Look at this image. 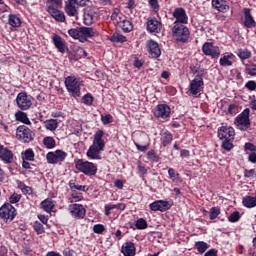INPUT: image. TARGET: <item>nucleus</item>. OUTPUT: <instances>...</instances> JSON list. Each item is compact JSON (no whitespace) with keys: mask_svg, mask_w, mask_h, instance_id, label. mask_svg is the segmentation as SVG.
<instances>
[{"mask_svg":"<svg viewBox=\"0 0 256 256\" xmlns=\"http://www.w3.org/2000/svg\"><path fill=\"white\" fill-rule=\"evenodd\" d=\"M242 204L247 209H253V207H256V197L245 196L242 199Z\"/></svg>","mask_w":256,"mask_h":256,"instance_id":"obj_31","label":"nucleus"},{"mask_svg":"<svg viewBox=\"0 0 256 256\" xmlns=\"http://www.w3.org/2000/svg\"><path fill=\"white\" fill-rule=\"evenodd\" d=\"M147 160L152 161V163H159V155L155 150H150L147 152Z\"/></svg>","mask_w":256,"mask_h":256,"instance_id":"obj_46","label":"nucleus"},{"mask_svg":"<svg viewBox=\"0 0 256 256\" xmlns=\"http://www.w3.org/2000/svg\"><path fill=\"white\" fill-rule=\"evenodd\" d=\"M119 26L124 33H131L133 31V23L129 20L120 21Z\"/></svg>","mask_w":256,"mask_h":256,"instance_id":"obj_36","label":"nucleus"},{"mask_svg":"<svg viewBox=\"0 0 256 256\" xmlns=\"http://www.w3.org/2000/svg\"><path fill=\"white\" fill-rule=\"evenodd\" d=\"M68 34L72 39H78L81 42V27L71 28L68 30Z\"/></svg>","mask_w":256,"mask_h":256,"instance_id":"obj_42","label":"nucleus"},{"mask_svg":"<svg viewBox=\"0 0 256 256\" xmlns=\"http://www.w3.org/2000/svg\"><path fill=\"white\" fill-rule=\"evenodd\" d=\"M243 25L247 29H253L256 27V21L253 15L251 14V9L249 8H244L243 9Z\"/></svg>","mask_w":256,"mask_h":256,"instance_id":"obj_18","label":"nucleus"},{"mask_svg":"<svg viewBox=\"0 0 256 256\" xmlns=\"http://www.w3.org/2000/svg\"><path fill=\"white\" fill-rule=\"evenodd\" d=\"M33 229L36 231L37 235H43V233H45V227L39 221L34 222Z\"/></svg>","mask_w":256,"mask_h":256,"instance_id":"obj_48","label":"nucleus"},{"mask_svg":"<svg viewBox=\"0 0 256 256\" xmlns=\"http://www.w3.org/2000/svg\"><path fill=\"white\" fill-rule=\"evenodd\" d=\"M75 169L80 173L86 175V177H95L99 168L96 163L78 159L75 161Z\"/></svg>","mask_w":256,"mask_h":256,"instance_id":"obj_3","label":"nucleus"},{"mask_svg":"<svg viewBox=\"0 0 256 256\" xmlns=\"http://www.w3.org/2000/svg\"><path fill=\"white\" fill-rule=\"evenodd\" d=\"M52 41L54 43V47L58 49L59 53H65L67 51V44L59 34L54 33L52 35Z\"/></svg>","mask_w":256,"mask_h":256,"instance_id":"obj_22","label":"nucleus"},{"mask_svg":"<svg viewBox=\"0 0 256 256\" xmlns=\"http://www.w3.org/2000/svg\"><path fill=\"white\" fill-rule=\"evenodd\" d=\"M151 211H160L161 213H165V211H169L171 209V203L167 200H156L149 205Z\"/></svg>","mask_w":256,"mask_h":256,"instance_id":"obj_16","label":"nucleus"},{"mask_svg":"<svg viewBox=\"0 0 256 256\" xmlns=\"http://www.w3.org/2000/svg\"><path fill=\"white\" fill-rule=\"evenodd\" d=\"M8 25L10 27L17 28L21 25V18L17 14H9L8 15Z\"/></svg>","mask_w":256,"mask_h":256,"instance_id":"obj_32","label":"nucleus"},{"mask_svg":"<svg viewBox=\"0 0 256 256\" xmlns=\"http://www.w3.org/2000/svg\"><path fill=\"white\" fill-rule=\"evenodd\" d=\"M81 101L84 105L91 107V105H93V102L95 101V97H93L91 93H87L84 96H82Z\"/></svg>","mask_w":256,"mask_h":256,"instance_id":"obj_43","label":"nucleus"},{"mask_svg":"<svg viewBox=\"0 0 256 256\" xmlns=\"http://www.w3.org/2000/svg\"><path fill=\"white\" fill-rule=\"evenodd\" d=\"M69 211L74 219H84L87 213V210H85V207L81 204H70Z\"/></svg>","mask_w":256,"mask_h":256,"instance_id":"obj_15","label":"nucleus"},{"mask_svg":"<svg viewBox=\"0 0 256 256\" xmlns=\"http://www.w3.org/2000/svg\"><path fill=\"white\" fill-rule=\"evenodd\" d=\"M194 247L195 249H197L198 253L203 255V253H205V251L209 249V244L203 241H198V242H195Z\"/></svg>","mask_w":256,"mask_h":256,"instance_id":"obj_38","label":"nucleus"},{"mask_svg":"<svg viewBox=\"0 0 256 256\" xmlns=\"http://www.w3.org/2000/svg\"><path fill=\"white\" fill-rule=\"evenodd\" d=\"M110 41L112 43H125V42H127V37H125L123 34L114 33L110 37Z\"/></svg>","mask_w":256,"mask_h":256,"instance_id":"obj_40","label":"nucleus"},{"mask_svg":"<svg viewBox=\"0 0 256 256\" xmlns=\"http://www.w3.org/2000/svg\"><path fill=\"white\" fill-rule=\"evenodd\" d=\"M97 19H99V9L97 8H89L87 12L84 13L85 25H93Z\"/></svg>","mask_w":256,"mask_h":256,"instance_id":"obj_19","label":"nucleus"},{"mask_svg":"<svg viewBox=\"0 0 256 256\" xmlns=\"http://www.w3.org/2000/svg\"><path fill=\"white\" fill-rule=\"evenodd\" d=\"M244 150L245 151H256V146H255V144H253L251 142H247L244 145Z\"/></svg>","mask_w":256,"mask_h":256,"instance_id":"obj_63","label":"nucleus"},{"mask_svg":"<svg viewBox=\"0 0 256 256\" xmlns=\"http://www.w3.org/2000/svg\"><path fill=\"white\" fill-rule=\"evenodd\" d=\"M212 7L220 13H227L229 11V6L225 0H212Z\"/></svg>","mask_w":256,"mask_h":256,"instance_id":"obj_27","label":"nucleus"},{"mask_svg":"<svg viewBox=\"0 0 256 256\" xmlns=\"http://www.w3.org/2000/svg\"><path fill=\"white\" fill-rule=\"evenodd\" d=\"M23 155V160L24 161H35V152H33V149H27L25 150Z\"/></svg>","mask_w":256,"mask_h":256,"instance_id":"obj_44","label":"nucleus"},{"mask_svg":"<svg viewBox=\"0 0 256 256\" xmlns=\"http://www.w3.org/2000/svg\"><path fill=\"white\" fill-rule=\"evenodd\" d=\"M44 127L47 129V131H57L59 121H57V119H48L44 122Z\"/></svg>","mask_w":256,"mask_h":256,"instance_id":"obj_34","label":"nucleus"},{"mask_svg":"<svg viewBox=\"0 0 256 256\" xmlns=\"http://www.w3.org/2000/svg\"><path fill=\"white\" fill-rule=\"evenodd\" d=\"M24 110H19L14 114V117L20 123H24V125H31V120H29V116L27 113L23 112Z\"/></svg>","mask_w":256,"mask_h":256,"instance_id":"obj_29","label":"nucleus"},{"mask_svg":"<svg viewBox=\"0 0 256 256\" xmlns=\"http://www.w3.org/2000/svg\"><path fill=\"white\" fill-rule=\"evenodd\" d=\"M121 253L124 256H135L136 255V248L133 242H125L122 245Z\"/></svg>","mask_w":256,"mask_h":256,"instance_id":"obj_25","label":"nucleus"},{"mask_svg":"<svg viewBox=\"0 0 256 256\" xmlns=\"http://www.w3.org/2000/svg\"><path fill=\"white\" fill-rule=\"evenodd\" d=\"M249 113H251V111L249 110V108H246L241 114H239L235 118L234 124L240 131H247L248 129H251V120L249 119Z\"/></svg>","mask_w":256,"mask_h":256,"instance_id":"obj_5","label":"nucleus"},{"mask_svg":"<svg viewBox=\"0 0 256 256\" xmlns=\"http://www.w3.org/2000/svg\"><path fill=\"white\" fill-rule=\"evenodd\" d=\"M202 53L208 57H212V59H219L221 49H219V46H215L211 42H206L202 46Z\"/></svg>","mask_w":256,"mask_h":256,"instance_id":"obj_10","label":"nucleus"},{"mask_svg":"<svg viewBox=\"0 0 256 256\" xmlns=\"http://www.w3.org/2000/svg\"><path fill=\"white\" fill-rule=\"evenodd\" d=\"M244 177L246 178L256 177V169L245 170Z\"/></svg>","mask_w":256,"mask_h":256,"instance_id":"obj_61","label":"nucleus"},{"mask_svg":"<svg viewBox=\"0 0 256 256\" xmlns=\"http://www.w3.org/2000/svg\"><path fill=\"white\" fill-rule=\"evenodd\" d=\"M147 47L149 54L153 59H157L161 57V48L159 47V43H157L155 40H149L147 42Z\"/></svg>","mask_w":256,"mask_h":256,"instance_id":"obj_20","label":"nucleus"},{"mask_svg":"<svg viewBox=\"0 0 256 256\" xmlns=\"http://www.w3.org/2000/svg\"><path fill=\"white\" fill-rule=\"evenodd\" d=\"M77 58L81 59L83 57H87V51H85V49L83 48H78L77 52H76Z\"/></svg>","mask_w":256,"mask_h":256,"instance_id":"obj_62","label":"nucleus"},{"mask_svg":"<svg viewBox=\"0 0 256 256\" xmlns=\"http://www.w3.org/2000/svg\"><path fill=\"white\" fill-rule=\"evenodd\" d=\"M148 3L154 13H159V0H148Z\"/></svg>","mask_w":256,"mask_h":256,"instance_id":"obj_53","label":"nucleus"},{"mask_svg":"<svg viewBox=\"0 0 256 256\" xmlns=\"http://www.w3.org/2000/svg\"><path fill=\"white\" fill-rule=\"evenodd\" d=\"M113 209H116L115 204H106L104 206V213L106 217H109V215H111V211H113Z\"/></svg>","mask_w":256,"mask_h":256,"instance_id":"obj_58","label":"nucleus"},{"mask_svg":"<svg viewBox=\"0 0 256 256\" xmlns=\"http://www.w3.org/2000/svg\"><path fill=\"white\" fill-rule=\"evenodd\" d=\"M173 142V134L165 130L160 133V143L162 147H167Z\"/></svg>","mask_w":256,"mask_h":256,"instance_id":"obj_26","label":"nucleus"},{"mask_svg":"<svg viewBox=\"0 0 256 256\" xmlns=\"http://www.w3.org/2000/svg\"><path fill=\"white\" fill-rule=\"evenodd\" d=\"M51 18L57 21V23H65L66 17L65 12L59 10V8L51 7L50 10H47Z\"/></svg>","mask_w":256,"mask_h":256,"instance_id":"obj_23","label":"nucleus"},{"mask_svg":"<svg viewBox=\"0 0 256 256\" xmlns=\"http://www.w3.org/2000/svg\"><path fill=\"white\" fill-rule=\"evenodd\" d=\"M204 256H217V250L216 249H210L208 250Z\"/></svg>","mask_w":256,"mask_h":256,"instance_id":"obj_64","label":"nucleus"},{"mask_svg":"<svg viewBox=\"0 0 256 256\" xmlns=\"http://www.w3.org/2000/svg\"><path fill=\"white\" fill-rule=\"evenodd\" d=\"M148 224H147V220L143 219V218H139L138 220H136L135 224L130 223V229H139V230H143V229H147Z\"/></svg>","mask_w":256,"mask_h":256,"instance_id":"obj_33","label":"nucleus"},{"mask_svg":"<svg viewBox=\"0 0 256 256\" xmlns=\"http://www.w3.org/2000/svg\"><path fill=\"white\" fill-rule=\"evenodd\" d=\"M245 71L247 75H250L251 77H256V64L251 63V64H246L245 65Z\"/></svg>","mask_w":256,"mask_h":256,"instance_id":"obj_45","label":"nucleus"},{"mask_svg":"<svg viewBox=\"0 0 256 256\" xmlns=\"http://www.w3.org/2000/svg\"><path fill=\"white\" fill-rule=\"evenodd\" d=\"M64 11L68 17H79V6L75 0L66 1Z\"/></svg>","mask_w":256,"mask_h":256,"instance_id":"obj_17","label":"nucleus"},{"mask_svg":"<svg viewBox=\"0 0 256 256\" xmlns=\"http://www.w3.org/2000/svg\"><path fill=\"white\" fill-rule=\"evenodd\" d=\"M62 5V0H47V11H50L51 7L53 9H61Z\"/></svg>","mask_w":256,"mask_h":256,"instance_id":"obj_39","label":"nucleus"},{"mask_svg":"<svg viewBox=\"0 0 256 256\" xmlns=\"http://www.w3.org/2000/svg\"><path fill=\"white\" fill-rule=\"evenodd\" d=\"M236 55L237 57H239V59H241V61H245L246 59H251V51H249V49L245 48H240L236 51Z\"/></svg>","mask_w":256,"mask_h":256,"instance_id":"obj_35","label":"nucleus"},{"mask_svg":"<svg viewBox=\"0 0 256 256\" xmlns=\"http://www.w3.org/2000/svg\"><path fill=\"white\" fill-rule=\"evenodd\" d=\"M233 141H235V138H228L226 140H222L221 147L224 149V151H231L233 149Z\"/></svg>","mask_w":256,"mask_h":256,"instance_id":"obj_41","label":"nucleus"},{"mask_svg":"<svg viewBox=\"0 0 256 256\" xmlns=\"http://www.w3.org/2000/svg\"><path fill=\"white\" fill-rule=\"evenodd\" d=\"M245 88L248 89V91H255L256 89V82L255 80H250L245 84Z\"/></svg>","mask_w":256,"mask_h":256,"instance_id":"obj_60","label":"nucleus"},{"mask_svg":"<svg viewBox=\"0 0 256 256\" xmlns=\"http://www.w3.org/2000/svg\"><path fill=\"white\" fill-rule=\"evenodd\" d=\"M94 233H97L98 235H102V233L105 232V226L103 224H95L93 226Z\"/></svg>","mask_w":256,"mask_h":256,"instance_id":"obj_57","label":"nucleus"},{"mask_svg":"<svg viewBox=\"0 0 256 256\" xmlns=\"http://www.w3.org/2000/svg\"><path fill=\"white\" fill-rule=\"evenodd\" d=\"M43 145L45 146L46 149H54L57 143L55 142V138L51 136H46L43 139Z\"/></svg>","mask_w":256,"mask_h":256,"instance_id":"obj_37","label":"nucleus"},{"mask_svg":"<svg viewBox=\"0 0 256 256\" xmlns=\"http://www.w3.org/2000/svg\"><path fill=\"white\" fill-rule=\"evenodd\" d=\"M64 85L71 94V97L77 99V97H81V85H83V81L81 78H77L75 76H68L65 78Z\"/></svg>","mask_w":256,"mask_h":256,"instance_id":"obj_2","label":"nucleus"},{"mask_svg":"<svg viewBox=\"0 0 256 256\" xmlns=\"http://www.w3.org/2000/svg\"><path fill=\"white\" fill-rule=\"evenodd\" d=\"M169 178L174 182L177 183L179 181V173H176L175 169L169 168L168 170Z\"/></svg>","mask_w":256,"mask_h":256,"instance_id":"obj_52","label":"nucleus"},{"mask_svg":"<svg viewBox=\"0 0 256 256\" xmlns=\"http://www.w3.org/2000/svg\"><path fill=\"white\" fill-rule=\"evenodd\" d=\"M54 154L56 155L58 163L63 162L65 161V159H67V153L63 150H56Z\"/></svg>","mask_w":256,"mask_h":256,"instance_id":"obj_51","label":"nucleus"},{"mask_svg":"<svg viewBox=\"0 0 256 256\" xmlns=\"http://www.w3.org/2000/svg\"><path fill=\"white\" fill-rule=\"evenodd\" d=\"M203 78L201 76H196L189 85V93L190 95H193L194 97L199 95L201 91H203Z\"/></svg>","mask_w":256,"mask_h":256,"instance_id":"obj_11","label":"nucleus"},{"mask_svg":"<svg viewBox=\"0 0 256 256\" xmlns=\"http://www.w3.org/2000/svg\"><path fill=\"white\" fill-rule=\"evenodd\" d=\"M172 16L176 19L174 22L175 25H177V23H181V25H187V23H189V16H187V12L181 7L175 8Z\"/></svg>","mask_w":256,"mask_h":256,"instance_id":"obj_14","label":"nucleus"},{"mask_svg":"<svg viewBox=\"0 0 256 256\" xmlns=\"http://www.w3.org/2000/svg\"><path fill=\"white\" fill-rule=\"evenodd\" d=\"M101 121L103 125H109V123H113V116L111 114L101 115Z\"/></svg>","mask_w":256,"mask_h":256,"instance_id":"obj_56","label":"nucleus"},{"mask_svg":"<svg viewBox=\"0 0 256 256\" xmlns=\"http://www.w3.org/2000/svg\"><path fill=\"white\" fill-rule=\"evenodd\" d=\"M46 159L47 163H49L50 165H57V163H59L55 152H48L46 155Z\"/></svg>","mask_w":256,"mask_h":256,"instance_id":"obj_47","label":"nucleus"},{"mask_svg":"<svg viewBox=\"0 0 256 256\" xmlns=\"http://www.w3.org/2000/svg\"><path fill=\"white\" fill-rule=\"evenodd\" d=\"M13 151L0 144V159L6 164L13 163Z\"/></svg>","mask_w":256,"mask_h":256,"instance_id":"obj_21","label":"nucleus"},{"mask_svg":"<svg viewBox=\"0 0 256 256\" xmlns=\"http://www.w3.org/2000/svg\"><path fill=\"white\" fill-rule=\"evenodd\" d=\"M172 33L175 41L177 43H187L189 41V37H191V32H189V28L183 24H176L172 28Z\"/></svg>","mask_w":256,"mask_h":256,"instance_id":"obj_4","label":"nucleus"},{"mask_svg":"<svg viewBox=\"0 0 256 256\" xmlns=\"http://www.w3.org/2000/svg\"><path fill=\"white\" fill-rule=\"evenodd\" d=\"M220 141L227 139H235V129L231 126H221L217 131Z\"/></svg>","mask_w":256,"mask_h":256,"instance_id":"obj_12","label":"nucleus"},{"mask_svg":"<svg viewBox=\"0 0 256 256\" xmlns=\"http://www.w3.org/2000/svg\"><path fill=\"white\" fill-rule=\"evenodd\" d=\"M219 215H221V210L219 208L212 207L210 209L209 218L211 219V221L217 219V217H219Z\"/></svg>","mask_w":256,"mask_h":256,"instance_id":"obj_50","label":"nucleus"},{"mask_svg":"<svg viewBox=\"0 0 256 256\" xmlns=\"http://www.w3.org/2000/svg\"><path fill=\"white\" fill-rule=\"evenodd\" d=\"M40 207L46 213H51V211H53V209L55 207V204L53 203V200L47 198L40 203Z\"/></svg>","mask_w":256,"mask_h":256,"instance_id":"obj_30","label":"nucleus"},{"mask_svg":"<svg viewBox=\"0 0 256 256\" xmlns=\"http://www.w3.org/2000/svg\"><path fill=\"white\" fill-rule=\"evenodd\" d=\"M153 115L156 119L167 121L171 117V107L167 104H158L153 110Z\"/></svg>","mask_w":256,"mask_h":256,"instance_id":"obj_9","label":"nucleus"},{"mask_svg":"<svg viewBox=\"0 0 256 256\" xmlns=\"http://www.w3.org/2000/svg\"><path fill=\"white\" fill-rule=\"evenodd\" d=\"M21 197H22L21 194L13 193L9 198L10 205L19 203L21 201Z\"/></svg>","mask_w":256,"mask_h":256,"instance_id":"obj_55","label":"nucleus"},{"mask_svg":"<svg viewBox=\"0 0 256 256\" xmlns=\"http://www.w3.org/2000/svg\"><path fill=\"white\" fill-rule=\"evenodd\" d=\"M16 105L20 111H29L33 106V97L27 95V92H20L16 97Z\"/></svg>","mask_w":256,"mask_h":256,"instance_id":"obj_8","label":"nucleus"},{"mask_svg":"<svg viewBox=\"0 0 256 256\" xmlns=\"http://www.w3.org/2000/svg\"><path fill=\"white\" fill-rule=\"evenodd\" d=\"M71 197L75 203L78 201H83V194L77 192V191H72Z\"/></svg>","mask_w":256,"mask_h":256,"instance_id":"obj_59","label":"nucleus"},{"mask_svg":"<svg viewBox=\"0 0 256 256\" xmlns=\"http://www.w3.org/2000/svg\"><path fill=\"white\" fill-rule=\"evenodd\" d=\"M162 24L156 18H150L147 20V31L149 33H159L161 31Z\"/></svg>","mask_w":256,"mask_h":256,"instance_id":"obj_24","label":"nucleus"},{"mask_svg":"<svg viewBox=\"0 0 256 256\" xmlns=\"http://www.w3.org/2000/svg\"><path fill=\"white\" fill-rule=\"evenodd\" d=\"M239 219H241V215L239 214L238 211L233 212L228 217V221H230V223H237V221H239Z\"/></svg>","mask_w":256,"mask_h":256,"instance_id":"obj_54","label":"nucleus"},{"mask_svg":"<svg viewBox=\"0 0 256 256\" xmlns=\"http://www.w3.org/2000/svg\"><path fill=\"white\" fill-rule=\"evenodd\" d=\"M103 135V130H98L95 133L93 143L86 152L88 159L96 161H101V159H103L101 156V152L105 151V140H103Z\"/></svg>","mask_w":256,"mask_h":256,"instance_id":"obj_1","label":"nucleus"},{"mask_svg":"<svg viewBox=\"0 0 256 256\" xmlns=\"http://www.w3.org/2000/svg\"><path fill=\"white\" fill-rule=\"evenodd\" d=\"M69 187L70 189H76L77 191H87V186L75 184V180L69 181Z\"/></svg>","mask_w":256,"mask_h":256,"instance_id":"obj_49","label":"nucleus"},{"mask_svg":"<svg viewBox=\"0 0 256 256\" xmlns=\"http://www.w3.org/2000/svg\"><path fill=\"white\" fill-rule=\"evenodd\" d=\"M17 217V209L11 203H5L0 207V219L4 223H11Z\"/></svg>","mask_w":256,"mask_h":256,"instance_id":"obj_6","label":"nucleus"},{"mask_svg":"<svg viewBox=\"0 0 256 256\" xmlns=\"http://www.w3.org/2000/svg\"><path fill=\"white\" fill-rule=\"evenodd\" d=\"M16 139L20 143H31L35 139V133L25 125H20L16 129Z\"/></svg>","mask_w":256,"mask_h":256,"instance_id":"obj_7","label":"nucleus"},{"mask_svg":"<svg viewBox=\"0 0 256 256\" xmlns=\"http://www.w3.org/2000/svg\"><path fill=\"white\" fill-rule=\"evenodd\" d=\"M235 59V54L229 53V54H224L222 58H220L219 63L221 67H232L233 66V60Z\"/></svg>","mask_w":256,"mask_h":256,"instance_id":"obj_28","label":"nucleus"},{"mask_svg":"<svg viewBox=\"0 0 256 256\" xmlns=\"http://www.w3.org/2000/svg\"><path fill=\"white\" fill-rule=\"evenodd\" d=\"M99 35V32L97 29L92 27H80V43H86L88 39H91V37H97Z\"/></svg>","mask_w":256,"mask_h":256,"instance_id":"obj_13","label":"nucleus"}]
</instances>
